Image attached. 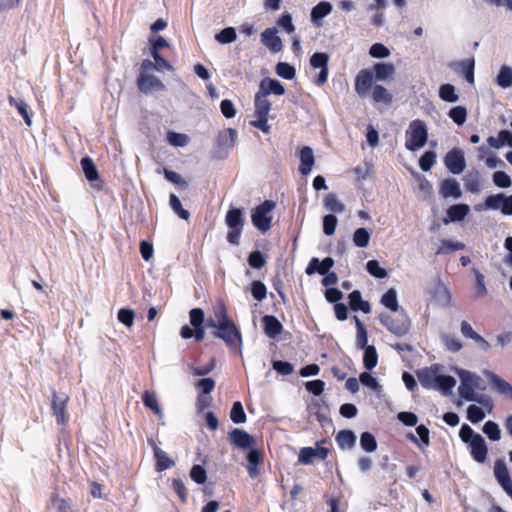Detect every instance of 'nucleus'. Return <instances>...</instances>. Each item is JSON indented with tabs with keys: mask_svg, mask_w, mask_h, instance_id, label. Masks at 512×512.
I'll list each match as a JSON object with an SVG mask.
<instances>
[{
	"mask_svg": "<svg viewBox=\"0 0 512 512\" xmlns=\"http://www.w3.org/2000/svg\"><path fill=\"white\" fill-rule=\"evenodd\" d=\"M333 265L334 260L330 257L323 259L321 262L318 260V258H312L306 268V273L308 275H312L315 272H318L321 275H325L333 267Z\"/></svg>",
	"mask_w": 512,
	"mask_h": 512,
	"instance_id": "nucleus-21",
	"label": "nucleus"
},
{
	"mask_svg": "<svg viewBox=\"0 0 512 512\" xmlns=\"http://www.w3.org/2000/svg\"><path fill=\"white\" fill-rule=\"evenodd\" d=\"M427 139L428 130L426 124L419 119L411 121L406 131V149L416 151L426 145Z\"/></svg>",
	"mask_w": 512,
	"mask_h": 512,
	"instance_id": "nucleus-4",
	"label": "nucleus"
},
{
	"mask_svg": "<svg viewBox=\"0 0 512 512\" xmlns=\"http://www.w3.org/2000/svg\"><path fill=\"white\" fill-rule=\"evenodd\" d=\"M471 449L473 459L478 463L485 462L487 458L488 448L482 436L476 437L472 442L468 443Z\"/></svg>",
	"mask_w": 512,
	"mask_h": 512,
	"instance_id": "nucleus-17",
	"label": "nucleus"
},
{
	"mask_svg": "<svg viewBox=\"0 0 512 512\" xmlns=\"http://www.w3.org/2000/svg\"><path fill=\"white\" fill-rule=\"evenodd\" d=\"M230 418L236 424L244 423L246 421V414L240 402H235L233 404L230 412Z\"/></svg>",
	"mask_w": 512,
	"mask_h": 512,
	"instance_id": "nucleus-55",
	"label": "nucleus"
},
{
	"mask_svg": "<svg viewBox=\"0 0 512 512\" xmlns=\"http://www.w3.org/2000/svg\"><path fill=\"white\" fill-rule=\"evenodd\" d=\"M68 401V396L53 394V411L57 417L58 423L63 424L66 421L65 409Z\"/></svg>",
	"mask_w": 512,
	"mask_h": 512,
	"instance_id": "nucleus-25",
	"label": "nucleus"
},
{
	"mask_svg": "<svg viewBox=\"0 0 512 512\" xmlns=\"http://www.w3.org/2000/svg\"><path fill=\"white\" fill-rule=\"evenodd\" d=\"M438 374H439L438 366L424 368L418 372V379H419L420 384L425 389H435V386L437 385Z\"/></svg>",
	"mask_w": 512,
	"mask_h": 512,
	"instance_id": "nucleus-16",
	"label": "nucleus"
},
{
	"mask_svg": "<svg viewBox=\"0 0 512 512\" xmlns=\"http://www.w3.org/2000/svg\"><path fill=\"white\" fill-rule=\"evenodd\" d=\"M338 220L333 214L325 215L323 218V232L330 236L334 234Z\"/></svg>",
	"mask_w": 512,
	"mask_h": 512,
	"instance_id": "nucleus-60",
	"label": "nucleus"
},
{
	"mask_svg": "<svg viewBox=\"0 0 512 512\" xmlns=\"http://www.w3.org/2000/svg\"><path fill=\"white\" fill-rule=\"evenodd\" d=\"M456 385V380L452 376L438 374L437 385L434 390H438L443 395L448 396L452 394V389Z\"/></svg>",
	"mask_w": 512,
	"mask_h": 512,
	"instance_id": "nucleus-29",
	"label": "nucleus"
},
{
	"mask_svg": "<svg viewBox=\"0 0 512 512\" xmlns=\"http://www.w3.org/2000/svg\"><path fill=\"white\" fill-rule=\"evenodd\" d=\"M370 241V233L365 228H358L353 234V243L359 248H365Z\"/></svg>",
	"mask_w": 512,
	"mask_h": 512,
	"instance_id": "nucleus-41",
	"label": "nucleus"
},
{
	"mask_svg": "<svg viewBox=\"0 0 512 512\" xmlns=\"http://www.w3.org/2000/svg\"><path fill=\"white\" fill-rule=\"evenodd\" d=\"M485 375L499 393L512 398V386L507 381L491 371H485Z\"/></svg>",
	"mask_w": 512,
	"mask_h": 512,
	"instance_id": "nucleus-24",
	"label": "nucleus"
},
{
	"mask_svg": "<svg viewBox=\"0 0 512 512\" xmlns=\"http://www.w3.org/2000/svg\"><path fill=\"white\" fill-rule=\"evenodd\" d=\"M360 445L367 452H374L377 449L375 437L369 432H363L361 434Z\"/></svg>",
	"mask_w": 512,
	"mask_h": 512,
	"instance_id": "nucleus-53",
	"label": "nucleus"
},
{
	"mask_svg": "<svg viewBox=\"0 0 512 512\" xmlns=\"http://www.w3.org/2000/svg\"><path fill=\"white\" fill-rule=\"evenodd\" d=\"M138 88L145 94L166 90V86L158 77L144 72H141L138 78Z\"/></svg>",
	"mask_w": 512,
	"mask_h": 512,
	"instance_id": "nucleus-10",
	"label": "nucleus"
},
{
	"mask_svg": "<svg viewBox=\"0 0 512 512\" xmlns=\"http://www.w3.org/2000/svg\"><path fill=\"white\" fill-rule=\"evenodd\" d=\"M364 352L363 364L367 370H372L378 362L377 351L374 346H367Z\"/></svg>",
	"mask_w": 512,
	"mask_h": 512,
	"instance_id": "nucleus-39",
	"label": "nucleus"
},
{
	"mask_svg": "<svg viewBox=\"0 0 512 512\" xmlns=\"http://www.w3.org/2000/svg\"><path fill=\"white\" fill-rule=\"evenodd\" d=\"M143 402L148 408L153 410L158 416H160V417L162 416V411L159 407L157 398L154 394L146 391L143 395Z\"/></svg>",
	"mask_w": 512,
	"mask_h": 512,
	"instance_id": "nucleus-59",
	"label": "nucleus"
},
{
	"mask_svg": "<svg viewBox=\"0 0 512 512\" xmlns=\"http://www.w3.org/2000/svg\"><path fill=\"white\" fill-rule=\"evenodd\" d=\"M494 475L503 490L512 498V480L504 460L498 459L495 462Z\"/></svg>",
	"mask_w": 512,
	"mask_h": 512,
	"instance_id": "nucleus-11",
	"label": "nucleus"
},
{
	"mask_svg": "<svg viewBox=\"0 0 512 512\" xmlns=\"http://www.w3.org/2000/svg\"><path fill=\"white\" fill-rule=\"evenodd\" d=\"M261 41L270 51L277 53L282 50V40L277 35L276 28H267L261 33Z\"/></svg>",
	"mask_w": 512,
	"mask_h": 512,
	"instance_id": "nucleus-13",
	"label": "nucleus"
},
{
	"mask_svg": "<svg viewBox=\"0 0 512 512\" xmlns=\"http://www.w3.org/2000/svg\"><path fill=\"white\" fill-rule=\"evenodd\" d=\"M258 91L265 96H268L269 94L279 96L285 93V88L279 81L266 77L261 80Z\"/></svg>",
	"mask_w": 512,
	"mask_h": 512,
	"instance_id": "nucleus-20",
	"label": "nucleus"
},
{
	"mask_svg": "<svg viewBox=\"0 0 512 512\" xmlns=\"http://www.w3.org/2000/svg\"><path fill=\"white\" fill-rule=\"evenodd\" d=\"M465 245L458 241L442 240L439 245L436 254H447L451 251L463 250Z\"/></svg>",
	"mask_w": 512,
	"mask_h": 512,
	"instance_id": "nucleus-42",
	"label": "nucleus"
},
{
	"mask_svg": "<svg viewBox=\"0 0 512 512\" xmlns=\"http://www.w3.org/2000/svg\"><path fill=\"white\" fill-rule=\"evenodd\" d=\"M381 303L393 312L399 310V304L397 301V292L394 288H390L382 297Z\"/></svg>",
	"mask_w": 512,
	"mask_h": 512,
	"instance_id": "nucleus-36",
	"label": "nucleus"
},
{
	"mask_svg": "<svg viewBox=\"0 0 512 512\" xmlns=\"http://www.w3.org/2000/svg\"><path fill=\"white\" fill-rule=\"evenodd\" d=\"M474 275H475V294H476V297L478 298H483L487 295L488 291H487V288H486V285H485V277L484 275L474 269Z\"/></svg>",
	"mask_w": 512,
	"mask_h": 512,
	"instance_id": "nucleus-47",
	"label": "nucleus"
},
{
	"mask_svg": "<svg viewBox=\"0 0 512 512\" xmlns=\"http://www.w3.org/2000/svg\"><path fill=\"white\" fill-rule=\"evenodd\" d=\"M328 449L324 447H304L300 450L298 460L301 464H310L313 459L318 458L324 460L328 455Z\"/></svg>",
	"mask_w": 512,
	"mask_h": 512,
	"instance_id": "nucleus-14",
	"label": "nucleus"
},
{
	"mask_svg": "<svg viewBox=\"0 0 512 512\" xmlns=\"http://www.w3.org/2000/svg\"><path fill=\"white\" fill-rule=\"evenodd\" d=\"M236 136L237 133L234 129L224 130L218 135V144L225 148H232L235 144Z\"/></svg>",
	"mask_w": 512,
	"mask_h": 512,
	"instance_id": "nucleus-37",
	"label": "nucleus"
},
{
	"mask_svg": "<svg viewBox=\"0 0 512 512\" xmlns=\"http://www.w3.org/2000/svg\"><path fill=\"white\" fill-rule=\"evenodd\" d=\"M493 182L496 186L501 188H508L511 186L512 181L509 175L503 171H496L493 174Z\"/></svg>",
	"mask_w": 512,
	"mask_h": 512,
	"instance_id": "nucleus-64",
	"label": "nucleus"
},
{
	"mask_svg": "<svg viewBox=\"0 0 512 512\" xmlns=\"http://www.w3.org/2000/svg\"><path fill=\"white\" fill-rule=\"evenodd\" d=\"M237 35L233 27H227L216 34L215 39L221 44H229L236 40Z\"/></svg>",
	"mask_w": 512,
	"mask_h": 512,
	"instance_id": "nucleus-45",
	"label": "nucleus"
},
{
	"mask_svg": "<svg viewBox=\"0 0 512 512\" xmlns=\"http://www.w3.org/2000/svg\"><path fill=\"white\" fill-rule=\"evenodd\" d=\"M163 173L168 181L176 184L180 188L186 189L188 187V182L179 173L171 171L167 168L163 169Z\"/></svg>",
	"mask_w": 512,
	"mask_h": 512,
	"instance_id": "nucleus-54",
	"label": "nucleus"
},
{
	"mask_svg": "<svg viewBox=\"0 0 512 512\" xmlns=\"http://www.w3.org/2000/svg\"><path fill=\"white\" fill-rule=\"evenodd\" d=\"M324 205L327 210L334 213H341L345 210V205L333 193L326 195Z\"/></svg>",
	"mask_w": 512,
	"mask_h": 512,
	"instance_id": "nucleus-38",
	"label": "nucleus"
},
{
	"mask_svg": "<svg viewBox=\"0 0 512 512\" xmlns=\"http://www.w3.org/2000/svg\"><path fill=\"white\" fill-rule=\"evenodd\" d=\"M449 117L457 124L463 125L467 118V110L462 106L453 107L449 111Z\"/></svg>",
	"mask_w": 512,
	"mask_h": 512,
	"instance_id": "nucleus-56",
	"label": "nucleus"
},
{
	"mask_svg": "<svg viewBox=\"0 0 512 512\" xmlns=\"http://www.w3.org/2000/svg\"><path fill=\"white\" fill-rule=\"evenodd\" d=\"M469 211L470 208L467 204H456L448 208L447 216L450 221H461L468 215Z\"/></svg>",
	"mask_w": 512,
	"mask_h": 512,
	"instance_id": "nucleus-30",
	"label": "nucleus"
},
{
	"mask_svg": "<svg viewBox=\"0 0 512 512\" xmlns=\"http://www.w3.org/2000/svg\"><path fill=\"white\" fill-rule=\"evenodd\" d=\"M275 70L278 76L288 80H292L296 74L294 67L286 62H279Z\"/></svg>",
	"mask_w": 512,
	"mask_h": 512,
	"instance_id": "nucleus-50",
	"label": "nucleus"
},
{
	"mask_svg": "<svg viewBox=\"0 0 512 512\" xmlns=\"http://www.w3.org/2000/svg\"><path fill=\"white\" fill-rule=\"evenodd\" d=\"M440 194L444 198H455L458 199L461 197L462 192L460 189V185L455 179H446L442 181L440 186Z\"/></svg>",
	"mask_w": 512,
	"mask_h": 512,
	"instance_id": "nucleus-22",
	"label": "nucleus"
},
{
	"mask_svg": "<svg viewBox=\"0 0 512 512\" xmlns=\"http://www.w3.org/2000/svg\"><path fill=\"white\" fill-rule=\"evenodd\" d=\"M439 97L450 103H455L459 99V96L455 92V87L451 84H443L440 86Z\"/></svg>",
	"mask_w": 512,
	"mask_h": 512,
	"instance_id": "nucleus-40",
	"label": "nucleus"
},
{
	"mask_svg": "<svg viewBox=\"0 0 512 512\" xmlns=\"http://www.w3.org/2000/svg\"><path fill=\"white\" fill-rule=\"evenodd\" d=\"M359 381L366 387L374 390L375 392H379L381 390V386L379 385L378 381L375 377H373L371 374L367 372H363L360 377Z\"/></svg>",
	"mask_w": 512,
	"mask_h": 512,
	"instance_id": "nucleus-61",
	"label": "nucleus"
},
{
	"mask_svg": "<svg viewBox=\"0 0 512 512\" xmlns=\"http://www.w3.org/2000/svg\"><path fill=\"white\" fill-rule=\"evenodd\" d=\"M332 5L329 2L322 1L312 8L311 19L313 22L318 23L319 20L330 14Z\"/></svg>",
	"mask_w": 512,
	"mask_h": 512,
	"instance_id": "nucleus-32",
	"label": "nucleus"
},
{
	"mask_svg": "<svg viewBox=\"0 0 512 512\" xmlns=\"http://www.w3.org/2000/svg\"><path fill=\"white\" fill-rule=\"evenodd\" d=\"M118 320L130 328L134 324L135 312L132 309L122 308L118 311Z\"/></svg>",
	"mask_w": 512,
	"mask_h": 512,
	"instance_id": "nucleus-57",
	"label": "nucleus"
},
{
	"mask_svg": "<svg viewBox=\"0 0 512 512\" xmlns=\"http://www.w3.org/2000/svg\"><path fill=\"white\" fill-rule=\"evenodd\" d=\"M456 373L461 380L458 388L460 397L467 401L477 402L486 407L490 412L493 407L491 399L475 392L476 389L485 390L482 378L476 373L464 369H456Z\"/></svg>",
	"mask_w": 512,
	"mask_h": 512,
	"instance_id": "nucleus-1",
	"label": "nucleus"
},
{
	"mask_svg": "<svg viewBox=\"0 0 512 512\" xmlns=\"http://www.w3.org/2000/svg\"><path fill=\"white\" fill-rule=\"evenodd\" d=\"M170 206L172 210L182 219L188 220L190 217V213L182 207V204L179 198L175 194H171L169 197Z\"/></svg>",
	"mask_w": 512,
	"mask_h": 512,
	"instance_id": "nucleus-48",
	"label": "nucleus"
},
{
	"mask_svg": "<svg viewBox=\"0 0 512 512\" xmlns=\"http://www.w3.org/2000/svg\"><path fill=\"white\" fill-rule=\"evenodd\" d=\"M474 59H466L459 63L461 71L463 72L467 82L470 84L474 83Z\"/></svg>",
	"mask_w": 512,
	"mask_h": 512,
	"instance_id": "nucleus-52",
	"label": "nucleus"
},
{
	"mask_svg": "<svg viewBox=\"0 0 512 512\" xmlns=\"http://www.w3.org/2000/svg\"><path fill=\"white\" fill-rule=\"evenodd\" d=\"M485 418L483 409L476 405H470L467 409V419L472 423L481 422Z\"/></svg>",
	"mask_w": 512,
	"mask_h": 512,
	"instance_id": "nucleus-58",
	"label": "nucleus"
},
{
	"mask_svg": "<svg viewBox=\"0 0 512 512\" xmlns=\"http://www.w3.org/2000/svg\"><path fill=\"white\" fill-rule=\"evenodd\" d=\"M209 327L215 328L214 336L225 341L231 348L236 350L242 343L240 331L228 317L226 310L220 306L214 317L207 321Z\"/></svg>",
	"mask_w": 512,
	"mask_h": 512,
	"instance_id": "nucleus-2",
	"label": "nucleus"
},
{
	"mask_svg": "<svg viewBox=\"0 0 512 512\" xmlns=\"http://www.w3.org/2000/svg\"><path fill=\"white\" fill-rule=\"evenodd\" d=\"M274 207V202L266 200L253 211L251 215L252 222L260 231L267 232L270 230L272 221L271 212Z\"/></svg>",
	"mask_w": 512,
	"mask_h": 512,
	"instance_id": "nucleus-7",
	"label": "nucleus"
},
{
	"mask_svg": "<svg viewBox=\"0 0 512 512\" xmlns=\"http://www.w3.org/2000/svg\"><path fill=\"white\" fill-rule=\"evenodd\" d=\"M264 324V330L268 337L275 338L279 334H281L283 330V326L280 321L271 315H266L262 319Z\"/></svg>",
	"mask_w": 512,
	"mask_h": 512,
	"instance_id": "nucleus-26",
	"label": "nucleus"
},
{
	"mask_svg": "<svg viewBox=\"0 0 512 512\" xmlns=\"http://www.w3.org/2000/svg\"><path fill=\"white\" fill-rule=\"evenodd\" d=\"M372 98L377 103L390 105L393 101L392 94L382 85H375L372 89Z\"/></svg>",
	"mask_w": 512,
	"mask_h": 512,
	"instance_id": "nucleus-31",
	"label": "nucleus"
},
{
	"mask_svg": "<svg viewBox=\"0 0 512 512\" xmlns=\"http://www.w3.org/2000/svg\"><path fill=\"white\" fill-rule=\"evenodd\" d=\"M379 319L391 333L399 337L406 335L410 329V319L403 311L395 318L382 313Z\"/></svg>",
	"mask_w": 512,
	"mask_h": 512,
	"instance_id": "nucleus-6",
	"label": "nucleus"
},
{
	"mask_svg": "<svg viewBox=\"0 0 512 512\" xmlns=\"http://www.w3.org/2000/svg\"><path fill=\"white\" fill-rule=\"evenodd\" d=\"M151 444H152L153 450H154L157 471L162 472V471L167 470V469L171 468L172 466H174V461L172 459H170V457L168 456V454L165 451L160 449L155 444V442L152 441Z\"/></svg>",
	"mask_w": 512,
	"mask_h": 512,
	"instance_id": "nucleus-23",
	"label": "nucleus"
},
{
	"mask_svg": "<svg viewBox=\"0 0 512 512\" xmlns=\"http://www.w3.org/2000/svg\"><path fill=\"white\" fill-rule=\"evenodd\" d=\"M329 56L326 53L317 52L310 58V65L314 69H320V73L315 80V84L321 86L326 83L328 78Z\"/></svg>",
	"mask_w": 512,
	"mask_h": 512,
	"instance_id": "nucleus-9",
	"label": "nucleus"
},
{
	"mask_svg": "<svg viewBox=\"0 0 512 512\" xmlns=\"http://www.w3.org/2000/svg\"><path fill=\"white\" fill-rule=\"evenodd\" d=\"M437 303L443 307H449L452 304V295L448 286L440 280H436L431 291Z\"/></svg>",
	"mask_w": 512,
	"mask_h": 512,
	"instance_id": "nucleus-12",
	"label": "nucleus"
},
{
	"mask_svg": "<svg viewBox=\"0 0 512 512\" xmlns=\"http://www.w3.org/2000/svg\"><path fill=\"white\" fill-rule=\"evenodd\" d=\"M373 71L377 81H385L392 78L395 67L391 63H376L373 66Z\"/></svg>",
	"mask_w": 512,
	"mask_h": 512,
	"instance_id": "nucleus-28",
	"label": "nucleus"
},
{
	"mask_svg": "<svg viewBox=\"0 0 512 512\" xmlns=\"http://www.w3.org/2000/svg\"><path fill=\"white\" fill-rule=\"evenodd\" d=\"M167 142L174 147H184L189 143V137L186 134L169 132Z\"/></svg>",
	"mask_w": 512,
	"mask_h": 512,
	"instance_id": "nucleus-49",
	"label": "nucleus"
},
{
	"mask_svg": "<svg viewBox=\"0 0 512 512\" xmlns=\"http://www.w3.org/2000/svg\"><path fill=\"white\" fill-rule=\"evenodd\" d=\"M504 197H505L504 194H501V193L488 196L485 200L486 209H492V210L500 209L501 210V207L504 202Z\"/></svg>",
	"mask_w": 512,
	"mask_h": 512,
	"instance_id": "nucleus-63",
	"label": "nucleus"
},
{
	"mask_svg": "<svg viewBox=\"0 0 512 512\" xmlns=\"http://www.w3.org/2000/svg\"><path fill=\"white\" fill-rule=\"evenodd\" d=\"M349 304L352 310L362 311L364 313H370L371 307L367 301L362 299L361 293L358 290H354L349 294Z\"/></svg>",
	"mask_w": 512,
	"mask_h": 512,
	"instance_id": "nucleus-27",
	"label": "nucleus"
},
{
	"mask_svg": "<svg viewBox=\"0 0 512 512\" xmlns=\"http://www.w3.org/2000/svg\"><path fill=\"white\" fill-rule=\"evenodd\" d=\"M373 82V75L369 70H361L355 79V91L360 95H365L371 88Z\"/></svg>",
	"mask_w": 512,
	"mask_h": 512,
	"instance_id": "nucleus-19",
	"label": "nucleus"
},
{
	"mask_svg": "<svg viewBox=\"0 0 512 512\" xmlns=\"http://www.w3.org/2000/svg\"><path fill=\"white\" fill-rule=\"evenodd\" d=\"M442 342L446 349L451 352H458L462 348L460 340L453 335H443Z\"/></svg>",
	"mask_w": 512,
	"mask_h": 512,
	"instance_id": "nucleus-62",
	"label": "nucleus"
},
{
	"mask_svg": "<svg viewBox=\"0 0 512 512\" xmlns=\"http://www.w3.org/2000/svg\"><path fill=\"white\" fill-rule=\"evenodd\" d=\"M466 189L471 193H478L480 190V181L478 172H469L464 177Z\"/></svg>",
	"mask_w": 512,
	"mask_h": 512,
	"instance_id": "nucleus-43",
	"label": "nucleus"
},
{
	"mask_svg": "<svg viewBox=\"0 0 512 512\" xmlns=\"http://www.w3.org/2000/svg\"><path fill=\"white\" fill-rule=\"evenodd\" d=\"M225 223L230 229L227 233V241L233 245H238L244 227L242 210L239 208H231L226 214Z\"/></svg>",
	"mask_w": 512,
	"mask_h": 512,
	"instance_id": "nucleus-5",
	"label": "nucleus"
},
{
	"mask_svg": "<svg viewBox=\"0 0 512 512\" xmlns=\"http://www.w3.org/2000/svg\"><path fill=\"white\" fill-rule=\"evenodd\" d=\"M81 167L88 181L92 182L99 178L97 168L91 158H82Z\"/></svg>",
	"mask_w": 512,
	"mask_h": 512,
	"instance_id": "nucleus-33",
	"label": "nucleus"
},
{
	"mask_svg": "<svg viewBox=\"0 0 512 512\" xmlns=\"http://www.w3.org/2000/svg\"><path fill=\"white\" fill-rule=\"evenodd\" d=\"M483 432L492 441H498L501 438V431L497 423L493 421H487L483 426Z\"/></svg>",
	"mask_w": 512,
	"mask_h": 512,
	"instance_id": "nucleus-51",
	"label": "nucleus"
},
{
	"mask_svg": "<svg viewBox=\"0 0 512 512\" xmlns=\"http://www.w3.org/2000/svg\"><path fill=\"white\" fill-rule=\"evenodd\" d=\"M300 165L299 172L302 176H307L311 173L315 164V157L311 147L305 146L300 150Z\"/></svg>",
	"mask_w": 512,
	"mask_h": 512,
	"instance_id": "nucleus-15",
	"label": "nucleus"
},
{
	"mask_svg": "<svg viewBox=\"0 0 512 512\" xmlns=\"http://www.w3.org/2000/svg\"><path fill=\"white\" fill-rule=\"evenodd\" d=\"M366 269L370 275L378 279H384L387 277V271L380 267L377 260H369L366 264Z\"/></svg>",
	"mask_w": 512,
	"mask_h": 512,
	"instance_id": "nucleus-46",
	"label": "nucleus"
},
{
	"mask_svg": "<svg viewBox=\"0 0 512 512\" xmlns=\"http://www.w3.org/2000/svg\"><path fill=\"white\" fill-rule=\"evenodd\" d=\"M339 446L343 449L352 448L356 443V436L350 430H342L336 438Z\"/></svg>",
	"mask_w": 512,
	"mask_h": 512,
	"instance_id": "nucleus-35",
	"label": "nucleus"
},
{
	"mask_svg": "<svg viewBox=\"0 0 512 512\" xmlns=\"http://www.w3.org/2000/svg\"><path fill=\"white\" fill-rule=\"evenodd\" d=\"M230 441L241 449H248L253 445V437L246 431L235 428L229 433Z\"/></svg>",
	"mask_w": 512,
	"mask_h": 512,
	"instance_id": "nucleus-18",
	"label": "nucleus"
},
{
	"mask_svg": "<svg viewBox=\"0 0 512 512\" xmlns=\"http://www.w3.org/2000/svg\"><path fill=\"white\" fill-rule=\"evenodd\" d=\"M497 84L502 88H508L512 85V69L503 66L497 75Z\"/></svg>",
	"mask_w": 512,
	"mask_h": 512,
	"instance_id": "nucleus-44",
	"label": "nucleus"
},
{
	"mask_svg": "<svg viewBox=\"0 0 512 512\" xmlns=\"http://www.w3.org/2000/svg\"><path fill=\"white\" fill-rule=\"evenodd\" d=\"M8 101H9V104L11 106L15 107L19 111V113L23 116L25 123L28 126H31L32 119H31V116L28 113V110H27L28 106L25 103V101H23L21 99H16L13 96H9Z\"/></svg>",
	"mask_w": 512,
	"mask_h": 512,
	"instance_id": "nucleus-34",
	"label": "nucleus"
},
{
	"mask_svg": "<svg viewBox=\"0 0 512 512\" xmlns=\"http://www.w3.org/2000/svg\"><path fill=\"white\" fill-rule=\"evenodd\" d=\"M444 163L451 173H462L466 166L463 150L459 148H453L446 154Z\"/></svg>",
	"mask_w": 512,
	"mask_h": 512,
	"instance_id": "nucleus-8",
	"label": "nucleus"
},
{
	"mask_svg": "<svg viewBox=\"0 0 512 512\" xmlns=\"http://www.w3.org/2000/svg\"><path fill=\"white\" fill-rule=\"evenodd\" d=\"M254 108L253 116L255 119L250 124L264 133H269L271 127L268 124V116L271 110V103L267 96L259 91L255 95Z\"/></svg>",
	"mask_w": 512,
	"mask_h": 512,
	"instance_id": "nucleus-3",
	"label": "nucleus"
}]
</instances>
